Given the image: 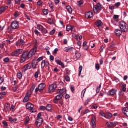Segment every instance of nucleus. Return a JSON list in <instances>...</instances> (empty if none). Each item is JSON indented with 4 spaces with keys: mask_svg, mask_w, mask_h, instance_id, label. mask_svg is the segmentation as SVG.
Here are the masks:
<instances>
[{
    "mask_svg": "<svg viewBox=\"0 0 128 128\" xmlns=\"http://www.w3.org/2000/svg\"><path fill=\"white\" fill-rule=\"evenodd\" d=\"M2 124L4 126H8V122L6 121H3Z\"/></svg>",
    "mask_w": 128,
    "mask_h": 128,
    "instance_id": "13d9d810",
    "label": "nucleus"
},
{
    "mask_svg": "<svg viewBox=\"0 0 128 128\" xmlns=\"http://www.w3.org/2000/svg\"><path fill=\"white\" fill-rule=\"evenodd\" d=\"M18 88V86H15V87L13 88L14 92H16Z\"/></svg>",
    "mask_w": 128,
    "mask_h": 128,
    "instance_id": "e2e57ef3",
    "label": "nucleus"
},
{
    "mask_svg": "<svg viewBox=\"0 0 128 128\" xmlns=\"http://www.w3.org/2000/svg\"><path fill=\"white\" fill-rule=\"evenodd\" d=\"M34 32H35L37 36H38V34H40V33L37 30H34Z\"/></svg>",
    "mask_w": 128,
    "mask_h": 128,
    "instance_id": "338daca9",
    "label": "nucleus"
},
{
    "mask_svg": "<svg viewBox=\"0 0 128 128\" xmlns=\"http://www.w3.org/2000/svg\"><path fill=\"white\" fill-rule=\"evenodd\" d=\"M84 4V0H80L78 2V6H83Z\"/></svg>",
    "mask_w": 128,
    "mask_h": 128,
    "instance_id": "f704fd0d",
    "label": "nucleus"
},
{
    "mask_svg": "<svg viewBox=\"0 0 128 128\" xmlns=\"http://www.w3.org/2000/svg\"><path fill=\"white\" fill-rule=\"evenodd\" d=\"M78 45L79 46V48H80V46H82V42L78 41Z\"/></svg>",
    "mask_w": 128,
    "mask_h": 128,
    "instance_id": "774afa93",
    "label": "nucleus"
},
{
    "mask_svg": "<svg viewBox=\"0 0 128 128\" xmlns=\"http://www.w3.org/2000/svg\"><path fill=\"white\" fill-rule=\"evenodd\" d=\"M58 58H60L58 57H57L56 58V62L57 64H58V66H62V68H66V66H64V63L62 62L60 60H58Z\"/></svg>",
    "mask_w": 128,
    "mask_h": 128,
    "instance_id": "9b49d317",
    "label": "nucleus"
},
{
    "mask_svg": "<svg viewBox=\"0 0 128 128\" xmlns=\"http://www.w3.org/2000/svg\"><path fill=\"white\" fill-rule=\"evenodd\" d=\"M90 100H92V99L88 98V99L84 103V106H86L88 105V104L90 102Z\"/></svg>",
    "mask_w": 128,
    "mask_h": 128,
    "instance_id": "e433bc0d",
    "label": "nucleus"
},
{
    "mask_svg": "<svg viewBox=\"0 0 128 128\" xmlns=\"http://www.w3.org/2000/svg\"><path fill=\"white\" fill-rule=\"evenodd\" d=\"M30 120V116H27L25 118V122H24L25 124H28Z\"/></svg>",
    "mask_w": 128,
    "mask_h": 128,
    "instance_id": "473e14b6",
    "label": "nucleus"
},
{
    "mask_svg": "<svg viewBox=\"0 0 128 128\" xmlns=\"http://www.w3.org/2000/svg\"><path fill=\"white\" fill-rule=\"evenodd\" d=\"M18 78L19 80H22V74L21 72H19L17 74Z\"/></svg>",
    "mask_w": 128,
    "mask_h": 128,
    "instance_id": "2f4dec72",
    "label": "nucleus"
},
{
    "mask_svg": "<svg viewBox=\"0 0 128 128\" xmlns=\"http://www.w3.org/2000/svg\"><path fill=\"white\" fill-rule=\"evenodd\" d=\"M114 32L117 36H120L122 34V30L120 29L115 30Z\"/></svg>",
    "mask_w": 128,
    "mask_h": 128,
    "instance_id": "dca6fc26",
    "label": "nucleus"
},
{
    "mask_svg": "<svg viewBox=\"0 0 128 128\" xmlns=\"http://www.w3.org/2000/svg\"><path fill=\"white\" fill-rule=\"evenodd\" d=\"M96 70H100V64H96Z\"/></svg>",
    "mask_w": 128,
    "mask_h": 128,
    "instance_id": "c03bdc74",
    "label": "nucleus"
},
{
    "mask_svg": "<svg viewBox=\"0 0 128 128\" xmlns=\"http://www.w3.org/2000/svg\"><path fill=\"white\" fill-rule=\"evenodd\" d=\"M38 62H36V60H33L32 63H29L23 67L22 68V72H26V70H32V68H34V70H36V66H38Z\"/></svg>",
    "mask_w": 128,
    "mask_h": 128,
    "instance_id": "f03ea898",
    "label": "nucleus"
},
{
    "mask_svg": "<svg viewBox=\"0 0 128 128\" xmlns=\"http://www.w3.org/2000/svg\"><path fill=\"white\" fill-rule=\"evenodd\" d=\"M96 116H93L92 117V119L91 120V126L92 128H96Z\"/></svg>",
    "mask_w": 128,
    "mask_h": 128,
    "instance_id": "1a4fd4ad",
    "label": "nucleus"
},
{
    "mask_svg": "<svg viewBox=\"0 0 128 128\" xmlns=\"http://www.w3.org/2000/svg\"><path fill=\"white\" fill-rule=\"evenodd\" d=\"M98 106H96V104L93 105L92 107V110H96L98 108Z\"/></svg>",
    "mask_w": 128,
    "mask_h": 128,
    "instance_id": "0e129e2a",
    "label": "nucleus"
},
{
    "mask_svg": "<svg viewBox=\"0 0 128 128\" xmlns=\"http://www.w3.org/2000/svg\"><path fill=\"white\" fill-rule=\"evenodd\" d=\"M74 50V48L72 47H66L64 48V52H72Z\"/></svg>",
    "mask_w": 128,
    "mask_h": 128,
    "instance_id": "b1692460",
    "label": "nucleus"
},
{
    "mask_svg": "<svg viewBox=\"0 0 128 128\" xmlns=\"http://www.w3.org/2000/svg\"><path fill=\"white\" fill-rule=\"evenodd\" d=\"M23 52H24V50L22 49L17 50L14 52H12V53H11L10 56H18L20 54H22Z\"/></svg>",
    "mask_w": 128,
    "mask_h": 128,
    "instance_id": "423d86ee",
    "label": "nucleus"
},
{
    "mask_svg": "<svg viewBox=\"0 0 128 128\" xmlns=\"http://www.w3.org/2000/svg\"><path fill=\"white\" fill-rule=\"evenodd\" d=\"M46 85L44 83H42L40 84L38 86V88H37L35 90L36 94H38V92H42L46 88Z\"/></svg>",
    "mask_w": 128,
    "mask_h": 128,
    "instance_id": "20e7f679",
    "label": "nucleus"
},
{
    "mask_svg": "<svg viewBox=\"0 0 128 128\" xmlns=\"http://www.w3.org/2000/svg\"><path fill=\"white\" fill-rule=\"evenodd\" d=\"M4 62H6V63L9 62H10V58H5L4 60Z\"/></svg>",
    "mask_w": 128,
    "mask_h": 128,
    "instance_id": "864d4df0",
    "label": "nucleus"
},
{
    "mask_svg": "<svg viewBox=\"0 0 128 128\" xmlns=\"http://www.w3.org/2000/svg\"><path fill=\"white\" fill-rule=\"evenodd\" d=\"M76 58L74 59L76 60H78V58H80V57L82 56V55L79 52H76Z\"/></svg>",
    "mask_w": 128,
    "mask_h": 128,
    "instance_id": "7c9ffc66",
    "label": "nucleus"
},
{
    "mask_svg": "<svg viewBox=\"0 0 128 128\" xmlns=\"http://www.w3.org/2000/svg\"><path fill=\"white\" fill-rule=\"evenodd\" d=\"M52 107L51 104L48 105L46 107V110H48V112H50V111L52 110Z\"/></svg>",
    "mask_w": 128,
    "mask_h": 128,
    "instance_id": "c9c22d12",
    "label": "nucleus"
},
{
    "mask_svg": "<svg viewBox=\"0 0 128 128\" xmlns=\"http://www.w3.org/2000/svg\"><path fill=\"white\" fill-rule=\"evenodd\" d=\"M46 110V107L44 106H41L40 107V110Z\"/></svg>",
    "mask_w": 128,
    "mask_h": 128,
    "instance_id": "4d7b16f0",
    "label": "nucleus"
},
{
    "mask_svg": "<svg viewBox=\"0 0 128 128\" xmlns=\"http://www.w3.org/2000/svg\"><path fill=\"white\" fill-rule=\"evenodd\" d=\"M9 120L10 122H16L18 120L16 118L12 119V118H9Z\"/></svg>",
    "mask_w": 128,
    "mask_h": 128,
    "instance_id": "a19ab883",
    "label": "nucleus"
},
{
    "mask_svg": "<svg viewBox=\"0 0 128 128\" xmlns=\"http://www.w3.org/2000/svg\"><path fill=\"white\" fill-rule=\"evenodd\" d=\"M82 68H84L82 66H80L79 68V70H80L79 74H78L79 76H80L82 74Z\"/></svg>",
    "mask_w": 128,
    "mask_h": 128,
    "instance_id": "79ce46f5",
    "label": "nucleus"
},
{
    "mask_svg": "<svg viewBox=\"0 0 128 128\" xmlns=\"http://www.w3.org/2000/svg\"><path fill=\"white\" fill-rule=\"evenodd\" d=\"M48 23L49 24H54V20H52V18L48 19Z\"/></svg>",
    "mask_w": 128,
    "mask_h": 128,
    "instance_id": "37998d69",
    "label": "nucleus"
},
{
    "mask_svg": "<svg viewBox=\"0 0 128 128\" xmlns=\"http://www.w3.org/2000/svg\"><path fill=\"white\" fill-rule=\"evenodd\" d=\"M42 60H44V56L40 57L37 60H36V62H42Z\"/></svg>",
    "mask_w": 128,
    "mask_h": 128,
    "instance_id": "680f3d73",
    "label": "nucleus"
},
{
    "mask_svg": "<svg viewBox=\"0 0 128 128\" xmlns=\"http://www.w3.org/2000/svg\"><path fill=\"white\" fill-rule=\"evenodd\" d=\"M57 88L58 86L56 84H53L50 85L48 89V92L51 93L54 92Z\"/></svg>",
    "mask_w": 128,
    "mask_h": 128,
    "instance_id": "6e6552de",
    "label": "nucleus"
},
{
    "mask_svg": "<svg viewBox=\"0 0 128 128\" xmlns=\"http://www.w3.org/2000/svg\"><path fill=\"white\" fill-rule=\"evenodd\" d=\"M64 101H60V104L58 106L60 108H62V107L64 108Z\"/></svg>",
    "mask_w": 128,
    "mask_h": 128,
    "instance_id": "603ef678",
    "label": "nucleus"
},
{
    "mask_svg": "<svg viewBox=\"0 0 128 128\" xmlns=\"http://www.w3.org/2000/svg\"><path fill=\"white\" fill-rule=\"evenodd\" d=\"M21 0H15V4H20Z\"/></svg>",
    "mask_w": 128,
    "mask_h": 128,
    "instance_id": "bf43d9fd",
    "label": "nucleus"
},
{
    "mask_svg": "<svg viewBox=\"0 0 128 128\" xmlns=\"http://www.w3.org/2000/svg\"><path fill=\"white\" fill-rule=\"evenodd\" d=\"M122 92H126V84L122 86Z\"/></svg>",
    "mask_w": 128,
    "mask_h": 128,
    "instance_id": "49530a36",
    "label": "nucleus"
},
{
    "mask_svg": "<svg viewBox=\"0 0 128 128\" xmlns=\"http://www.w3.org/2000/svg\"><path fill=\"white\" fill-rule=\"evenodd\" d=\"M30 96L32 94H30L29 92H27L26 95L24 99L23 102H28L30 100Z\"/></svg>",
    "mask_w": 128,
    "mask_h": 128,
    "instance_id": "4468645a",
    "label": "nucleus"
},
{
    "mask_svg": "<svg viewBox=\"0 0 128 128\" xmlns=\"http://www.w3.org/2000/svg\"><path fill=\"white\" fill-rule=\"evenodd\" d=\"M24 44H26V42H24V40H21L20 42V43L18 44V42H16V46H18V45L20 46H24Z\"/></svg>",
    "mask_w": 128,
    "mask_h": 128,
    "instance_id": "a211bd4d",
    "label": "nucleus"
},
{
    "mask_svg": "<svg viewBox=\"0 0 128 128\" xmlns=\"http://www.w3.org/2000/svg\"><path fill=\"white\" fill-rule=\"evenodd\" d=\"M86 88H85L82 93L81 98H84V94H86Z\"/></svg>",
    "mask_w": 128,
    "mask_h": 128,
    "instance_id": "58836bf2",
    "label": "nucleus"
},
{
    "mask_svg": "<svg viewBox=\"0 0 128 128\" xmlns=\"http://www.w3.org/2000/svg\"><path fill=\"white\" fill-rule=\"evenodd\" d=\"M85 16L86 18H94V12H86L85 14Z\"/></svg>",
    "mask_w": 128,
    "mask_h": 128,
    "instance_id": "2eb2a0df",
    "label": "nucleus"
},
{
    "mask_svg": "<svg viewBox=\"0 0 128 128\" xmlns=\"http://www.w3.org/2000/svg\"><path fill=\"white\" fill-rule=\"evenodd\" d=\"M100 114L103 118H106V113L102 112H100Z\"/></svg>",
    "mask_w": 128,
    "mask_h": 128,
    "instance_id": "6e6d98bb",
    "label": "nucleus"
},
{
    "mask_svg": "<svg viewBox=\"0 0 128 128\" xmlns=\"http://www.w3.org/2000/svg\"><path fill=\"white\" fill-rule=\"evenodd\" d=\"M26 108L27 110H30V112L34 113L36 112V110L34 108V104L30 103H28L26 106Z\"/></svg>",
    "mask_w": 128,
    "mask_h": 128,
    "instance_id": "0eeeda50",
    "label": "nucleus"
},
{
    "mask_svg": "<svg viewBox=\"0 0 128 128\" xmlns=\"http://www.w3.org/2000/svg\"><path fill=\"white\" fill-rule=\"evenodd\" d=\"M58 93L60 94H62V96H64V94H66V90L64 88L58 90Z\"/></svg>",
    "mask_w": 128,
    "mask_h": 128,
    "instance_id": "412c9836",
    "label": "nucleus"
},
{
    "mask_svg": "<svg viewBox=\"0 0 128 128\" xmlns=\"http://www.w3.org/2000/svg\"><path fill=\"white\" fill-rule=\"evenodd\" d=\"M41 32H42V34H48V30L45 28H43Z\"/></svg>",
    "mask_w": 128,
    "mask_h": 128,
    "instance_id": "a18cd8bd",
    "label": "nucleus"
},
{
    "mask_svg": "<svg viewBox=\"0 0 128 128\" xmlns=\"http://www.w3.org/2000/svg\"><path fill=\"white\" fill-rule=\"evenodd\" d=\"M8 8V6H2L0 8V14H2L3 12H4Z\"/></svg>",
    "mask_w": 128,
    "mask_h": 128,
    "instance_id": "aec40b11",
    "label": "nucleus"
},
{
    "mask_svg": "<svg viewBox=\"0 0 128 128\" xmlns=\"http://www.w3.org/2000/svg\"><path fill=\"white\" fill-rule=\"evenodd\" d=\"M66 70V74H67V76H70V74H71L70 70V69L67 68Z\"/></svg>",
    "mask_w": 128,
    "mask_h": 128,
    "instance_id": "8fccbe9b",
    "label": "nucleus"
},
{
    "mask_svg": "<svg viewBox=\"0 0 128 128\" xmlns=\"http://www.w3.org/2000/svg\"><path fill=\"white\" fill-rule=\"evenodd\" d=\"M106 126L108 128H114L116 126V124L112 122H107Z\"/></svg>",
    "mask_w": 128,
    "mask_h": 128,
    "instance_id": "5701e85b",
    "label": "nucleus"
},
{
    "mask_svg": "<svg viewBox=\"0 0 128 128\" xmlns=\"http://www.w3.org/2000/svg\"><path fill=\"white\" fill-rule=\"evenodd\" d=\"M63 96L64 95L60 94L59 95L56 96L55 98H56V100H60L62 98Z\"/></svg>",
    "mask_w": 128,
    "mask_h": 128,
    "instance_id": "c85d7f7f",
    "label": "nucleus"
},
{
    "mask_svg": "<svg viewBox=\"0 0 128 128\" xmlns=\"http://www.w3.org/2000/svg\"><path fill=\"white\" fill-rule=\"evenodd\" d=\"M114 6L116 7V8H118L119 6H120V2H117L116 4H115Z\"/></svg>",
    "mask_w": 128,
    "mask_h": 128,
    "instance_id": "69168bd1",
    "label": "nucleus"
},
{
    "mask_svg": "<svg viewBox=\"0 0 128 128\" xmlns=\"http://www.w3.org/2000/svg\"><path fill=\"white\" fill-rule=\"evenodd\" d=\"M64 80L66 82H70V76H66Z\"/></svg>",
    "mask_w": 128,
    "mask_h": 128,
    "instance_id": "052dcab7",
    "label": "nucleus"
},
{
    "mask_svg": "<svg viewBox=\"0 0 128 128\" xmlns=\"http://www.w3.org/2000/svg\"><path fill=\"white\" fill-rule=\"evenodd\" d=\"M119 28L122 32H128V24L124 21L122 20L119 23Z\"/></svg>",
    "mask_w": 128,
    "mask_h": 128,
    "instance_id": "7ed1b4c3",
    "label": "nucleus"
},
{
    "mask_svg": "<svg viewBox=\"0 0 128 128\" xmlns=\"http://www.w3.org/2000/svg\"><path fill=\"white\" fill-rule=\"evenodd\" d=\"M122 112L123 114H124V116L128 118V108L125 107L123 108V109L122 110Z\"/></svg>",
    "mask_w": 128,
    "mask_h": 128,
    "instance_id": "4be33fe9",
    "label": "nucleus"
},
{
    "mask_svg": "<svg viewBox=\"0 0 128 128\" xmlns=\"http://www.w3.org/2000/svg\"><path fill=\"white\" fill-rule=\"evenodd\" d=\"M50 66V62L46 60H43L41 64V68L42 70L44 68H48Z\"/></svg>",
    "mask_w": 128,
    "mask_h": 128,
    "instance_id": "f8f14e48",
    "label": "nucleus"
},
{
    "mask_svg": "<svg viewBox=\"0 0 128 128\" xmlns=\"http://www.w3.org/2000/svg\"><path fill=\"white\" fill-rule=\"evenodd\" d=\"M102 10V6L100 4H96L94 7V12L95 14H99Z\"/></svg>",
    "mask_w": 128,
    "mask_h": 128,
    "instance_id": "39448f33",
    "label": "nucleus"
},
{
    "mask_svg": "<svg viewBox=\"0 0 128 128\" xmlns=\"http://www.w3.org/2000/svg\"><path fill=\"white\" fill-rule=\"evenodd\" d=\"M14 108H16L14 106L12 105L11 108L10 107V110L12 112H14Z\"/></svg>",
    "mask_w": 128,
    "mask_h": 128,
    "instance_id": "5fc2aeb1",
    "label": "nucleus"
},
{
    "mask_svg": "<svg viewBox=\"0 0 128 128\" xmlns=\"http://www.w3.org/2000/svg\"><path fill=\"white\" fill-rule=\"evenodd\" d=\"M12 28L13 30H18L20 28V23L17 21H14L12 24Z\"/></svg>",
    "mask_w": 128,
    "mask_h": 128,
    "instance_id": "9d476101",
    "label": "nucleus"
},
{
    "mask_svg": "<svg viewBox=\"0 0 128 128\" xmlns=\"http://www.w3.org/2000/svg\"><path fill=\"white\" fill-rule=\"evenodd\" d=\"M66 9L68 10V12H69V14H72V7L70 6H67L66 7Z\"/></svg>",
    "mask_w": 128,
    "mask_h": 128,
    "instance_id": "cd10ccee",
    "label": "nucleus"
},
{
    "mask_svg": "<svg viewBox=\"0 0 128 128\" xmlns=\"http://www.w3.org/2000/svg\"><path fill=\"white\" fill-rule=\"evenodd\" d=\"M74 26H72L70 25H68L66 27V30L67 32H70V30L72 32V30H74Z\"/></svg>",
    "mask_w": 128,
    "mask_h": 128,
    "instance_id": "bb28decb",
    "label": "nucleus"
},
{
    "mask_svg": "<svg viewBox=\"0 0 128 128\" xmlns=\"http://www.w3.org/2000/svg\"><path fill=\"white\" fill-rule=\"evenodd\" d=\"M89 112H90V110L88 108H86L83 110L82 114L84 116V114H89Z\"/></svg>",
    "mask_w": 128,
    "mask_h": 128,
    "instance_id": "c756f323",
    "label": "nucleus"
},
{
    "mask_svg": "<svg viewBox=\"0 0 128 128\" xmlns=\"http://www.w3.org/2000/svg\"><path fill=\"white\" fill-rule=\"evenodd\" d=\"M36 50H38V48H34L30 52H26L22 54L20 62V64H24L26 60H30V58H32L33 56L36 54Z\"/></svg>",
    "mask_w": 128,
    "mask_h": 128,
    "instance_id": "f257e3e1",
    "label": "nucleus"
},
{
    "mask_svg": "<svg viewBox=\"0 0 128 128\" xmlns=\"http://www.w3.org/2000/svg\"><path fill=\"white\" fill-rule=\"evenodd\" d=\"M118 90L116 89H112L108 92V96H114V94H116Z\"/></svg>",
    "mask_w": 128,
    "mask_h": 128,
    "instance_id": "f3484780",
    "label": "nucleus"
},
{
    "mask_svg": "<svg viewBox=\"0 0 128 128\" xmlns=\"http://www.w3.org/2000/svg\"><path fill=\"white\" fill-rule=\"evenodd\" d=\"M102 88V84H100L99 86L97 88L96 92V94H100V88Z\"/></svg>",
    "mask_w": 128,
    "mask_h": 128,
    "instance_id": "4c0bfd02",
    "label": "nucleus"
},
{
    "mask_svg": "<svg viewBox=\"0 0 128 128\" xmlns=\"http://www.w3.org/2000/svg\"><path fill=\"white\" fill-rule=\"evenodd\" d=\"M38 74H40V71H38L35 73V74H34L35 78H38Z\"/></svg>",
    "mask_w": 128,
    "mask_h": 128,
    "instance_id": "09e8293b",
    "label": "nucleus"
},
{
    "mask_svg": "<svg viewBox=\"0 0 128 128\" xmlns=\"http://www.w3.org/2000/svg\"><path fill=\"white\" fill-rule=\"evenodd\" d=\"M42 122H44V120L42 118H38L36 122L37 128H40L42 124Z\"/></svg>",
    "mask_w": 128,
    "mask_h": 128,
    "instance_id": "ddd939ff",
    "label": "nucleus"
},
{
    "mask_svg": "<svg viewBox=\"0 0 128 128\" xmlns=\"http://www.w3.org/2000/svg\"><path fill=\"white\" fill-rule=\"evenodd\" d=\"M112 118V113L110 112H106V115L105 116V118H106L107 120H110Z\"/></svg>",
    "mask_w": 128,
    "mask_h": 128,
    "instance_id": "393cba45",
    "label": "nucleus"
},
{
    "mask_svg": "<svg viewBox=\"0 0 128 128\" xmlns=\"http://www.w3.org/2000/svg\"><path fill=\"white\" fill-rule=\"evenodd\" d=\"M43 12L44 14V16H48V10H44Z\"/></svg>",
    "mask_w": 128,
    "mask_h": 128,
    "instance_id": "de8ad7c7",
    "label": "nucleus"
},
{
    "mask_svg": "<svg viewBox=\"0 0 128 128\" xmlns=\"http://www.w3.org/2000/svg\"><path fill=\"white\" fill-rule=\"evenodd\" d=\"M48 6L50 8V10H54V4L52 2L48 3Z\"/></svg>",
    "mask_w": 128,
    "mask_h": 128,
    "instance_id": "3c124183",
    "label": "nucleus"
},
{
    "mask_svg": "<svg viewBox=\"0 0 128 128\" xmlns=\"http://www.w3.org/2000/svg\"><path fill=\"white\" fill-rule=\"evenodd\" d=\"M70 90L72 94H74L76 92V90H74V85L70 86Z\"/></svg>",
    "mask_w": 128,
    "mask_h": 128,
    "instance_id": "ea45409f",
    "label": "nucleus"
},
{
    "mask_svg": "<svg viewBox=\"0 0 128 128\" xmlns=\"http://www.w3.org/2000/svg\"><path fill=\"white\" fill-rule=\"evenodd\" d=\"M95 24L98 28H100L102 26V22L100 20H99L96 22Z\"/></svg>",
    "mask_w": 128,
    "mask_h": 128,
    "instance_id": "a878e982",
    "label": "nucleus"
},
{
    "mask_svg": "<svg viewBox=\"0 0 128 128\" xmlns=\"http://www.w3.org/2000/svg\"><path fill=\"white\" fill-rule=\"evenodd\" d=\"M44 28V26L40 24L38 25L37 28L38 30H40V32H42Z\"/></svg>",
    "mask_w": 128,
    "mask_h": 128,
    "instance_id": "72a5a7b5",
    "label": "nucleus"
},
{
    "mask_svg": "<svg viewBox=\"0 0 128 128\" xmlns=\"http://www.w3.org/2000/svg\"><path fill=\"white\" fill-rule=\"evenodd\" d=\"M10 105L7 104L4 106V112H10Z\"/></svg>",
    "mask_w": 128,
    "mask_h": 128,
    "instance_id": "6ab92c4d",
    "label": "nucleus"
}]
</instances>
